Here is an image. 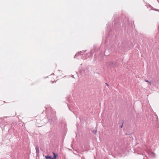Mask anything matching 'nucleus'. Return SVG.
<instances>
[{"label":"nucleus","mask_w":159,"mask_h":159,"mask_svg":"<svg viewBox=\"0 0 159 159\" xmlns=\"http://www.w3.org/2000/svg\"><path fill=\"white\" fill-rule=\"evenodd\" d=\"M86 50L80 51L78 52L75 54L74 57V58H76L77 57H79L78 59H80V58L84 60L89 57V53H85Z\"/></svg>","instance_id":"obj_1"},{"label":"nucleus","mask_w":159,"mask_h":159,"mask_svg":"<svg viewBox=\"0 0 159 159\" xmlns=\"http://www.w3.org/2000/svg\"><path fill=\"white\" fill-rule=\"evenodd\" d=\"M49 121L51 122V123L52 125L56 123L57 121V119L55 115H54L53 116H51L50 119L49 118Z\"/></svg>","instance_id":"obj_2"},{"label":"nucleus","mask_w":159,"mask_h":159,"mask_svg":"<svg viewBox=\"0 0 159 159\" xmlns=\"http://www.w3.org/2000/svg\"><path fill=\"white\" fill-rule=\"evenodd\" d=\"M88 72V70L87 68H86L84 70H83V72H82V74H83V75H86Z\"/></svg>","instance_id":"obj_3"},{"label":"nucleus","mask_w":159,"mask_h":159,"mask_svg":"<svg viewBox=\"0 0 159 159\" xmlns=\"http://www.w3.org/2000/svg\"><path fill=\"white\" fill-rule=\"evenodd\" d=\"M53 157H52V159H56V158L58 156V154H56L55 153L53 152Z\"/></svg>","instance_id":"obj_4"},{"label":"nucleus","mask_w":159,"mask_h":159,"mask_svg":"<svg viewBox=\"0 0 159 159\" xmlns=\"http://www.w3.org/2000/svg\"><path fill=\"white\" fill-rule=\"evenodd\" d=\"M36 153H37V155H38V154H39V149L37 147H36Z\"/></svg>","instance_id":"obj_5"},{"label":"nucleus","mask_w":159,"mask_h":159,"mask_svg":"<svg viewBox=\"0 0 159 159\" xmlns=\"http://www.w3.org/2000/svg\"><path fill=\"white\" fill-rule=\"evenodd\" d=\"M46 159H52L51 156H45Z\"/></svg>","instance_id":"obj_6"},{"label":"nucleus","mask_w":159,"mask_h":159,"mask_svg":"<svg viewBox=\"0 0 159 159\" xmlns=\"http://www.w3.org/2000/svg\"><path fill=\"white\" fill-rule=\"evenodd\" d=\"M120 22H118V25L117 26V27L119 28V29L120 28Z\"/></svg>","instance_id":"obj_7"},{"label":"nucleus","mask_w":159,"mask_h":159,"mask_svg":"<svg viewBox=\"0 0 159 159\" xmlns=\"http://www.w3.org/2000/svg\"><path fill=\"white\" fill-rule=\"evenodd\" d=\"M92 132L94 133L95 134H96L97 132V130H94L92 131Z\"/></svg>","instance_id":"obj_8"},{"label":"nucleus","mask_w":159,"mask_h":159,"mask_svg":"<svg viewBox=\"0 0 159 159\" xmlns=\"http://www.w3.org/2000/svg\"><path fill=\"white\" fill-rule=\"evenodd\" d=\"M145 81L146 82H148L149 83V84H151V82H149L147 80H145Z\"/></svg>","instance_id":"obj_9"},{"label":"nucleus","mask_w":159,"mask_h":159,"mask_svg":"<svg viewBox=\"0 0 159 159\" xmlns=\"http://www.w3.org/2000/svg\"><path fill=\"white\" fill-rule=\"evenodd\" d=\"M113 65V63L112 62H110V65L112 66Z\"/></svg>","instance_id":"obj_10"},{"label":"nucleus","mask_w":159,"mask_h":159,"mask_svg":"<svg viewBox=\"0 0 159 159\" xmlns=\"http://www.w3.org/2000/svg\"><path fill=\"white\" fill-rule=\"evenodd\" d=\"M92 51H91L90 52V54L91 55L92 54Z\"/></svg>","instance_id":"obj_11"},{"label":"nucleus","mask_w":159,"mask_h":159,"mask_svg":"<svg viewBox=\"0 0 159 159\" xmlns=\"http://www.w3.org/2000/svg\"><path fill=\"white\" fill-rule=\"evenodd\" d=\"M106 84L107 86H108V84L107 83H106Z\"/></svg>","instance_id":"obj_12"},{"label":"nucleus","mask_w":159,"mask_h":159,"mask_svg":"<svg viewBox=\"0 0 159 159\" xmlns=\"http://www.w3.org/2000/svg\"><path fill=\"white\" fill-rule=\"evenodd\" d=\"M108 25H109V24H107V27L108 28Z\"/></svg>","instance_id":"obj_13"},{"label":"nucleus","mask_w":159,"mask_h":159,"mask_svg":"<svg viewBox=\"0 0 159 159\" xmlns=\"http://www.w3.org/2000/svg\"><path fill=\"white\" fill-rule=\"evenodd\" d=\"M105 52V50L104 49V50H103V52Z\"/></svg>","instance_id":"obj_14"},{"label":"nucleus","mask_w":159,"mask_h":159,"mask_svg":"<svg viewBox=\"0 0 159 159\" xmlns=\"http://www.w3.org/2000/svg\"><path fill=\"white\" fill-rule=\"evenodd\" d=\"M122 126H123V125H121V128H122Z\"/></svg>","instance_id":"obj_15"},{"label":"nucleus","mask_w":159,"mask_h":159,"mask_svg":"<svg viewBox=\"0 0 159 159\" xmlns=\"http://www.w3.org/2000/svg\"><path fill=\"white\" fill-rule=\"evenodd\" d=\"M39 126V125H38V126Z\"/></svg>","instance_id":"obj_16"},{"label":"nucleus","mask_w":159,"mask_h":159,"mask_svg":"<svg viewBox=\"0 0 159 159\" xmlns=\"http://www.w3.org/2000/svg\"><path fill=\"white\" fill-rule=\"evenodd\" d=\"M110 33H109V35H110Z\"/></svg>","instance_id":"obj_17"}]
</instances>
